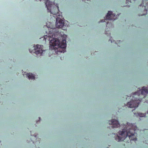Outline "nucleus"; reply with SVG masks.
Instances as JSON below:
<instances>
[{
    "label": "nucleus",
    "mask_w": 148,
    "mask_h": 148,
    "mask_svg": "<svg viewBox=\"0 0 148 148\" xmlns=\"http://www.w3.org/2000/svg\"><path fill=\"white\" fill-rule=\"evenodd\" d=\"M48 28V31H46V33L48 34L47 35H45L42 38L45 41L46 40H50V45L53 47V49L55 50H57V51L61 53H64L66 51L65 49L66 47V35L62 36L61 37L62 39L60 41L58 39L53 38L51 40V38L53 37L55 35V31L56 28H53L51 26H47Z\"/></svg>",
    "instance_id": "1"
},
{
    "label": "nucleus",
    "mask_w": 148,
    "mask_h": 148,
    "mask_svg": "<svg viewBox=\"0 0 148 148\" xmlns=\"http://www.w3.org/2000/svg\"><path fill=\"white\" fill-rule=\"evenodd\" d=\"M123 127L122 131L119 132V136L117 135L115 138V140L118 142L122 141H125L126 140L125 139L128 138L129 140L127 141L128 143L131 140L136 141L137 140V138L135 136L136 129L133 125L127 123L126 125H123Z\"/></svg>",
    "instance_id": "2"
},
{
    "label": "nucleus",
    "mask_w": 148,
    "mask_h": 148,
    "mask_svg": "<svg viewBox=\"0 0 148 148\" xmlns=\"http://www.w3.org/2000/svg\"><path fill=\"white\" fill-rule=\"evenodd\" d=\"M130 97H132V98L130 102L127 103V105L129 108L137 107L140 102L144 101V99L146 100L145 102L148 103V86L143 87L141 90L134 93ZM147 113L148 114V111Z\"/></svg>",
    "instance_id": "3"
},
{
    "label": "nucleus",
    "mask_w": 148,
    "mask_h": 148,
    "mask_svg": "<svg viewBox=\"0 0 148 148\" xmlns=\"http://www.w3.org/2000/svg\"><path fill=\"white\" fill-rule=\"evenodd\" d=\"M46 6L47 8L48 11L51 14L56 15V16L60 15L59 7L57 5L53 4L52 2L49 0H47L45 2Z\"/></svg>",
    "instance_id": "4"
},
{
    "label": "nucleus",
    "mask_w": 148,
    "mask_h": 148,
    "mask_svg": "<svg viewBox=\"0 0 148 148\" xmlns=\"http://www.w3.org/2000/svg\"><path fill=\"white\" fill-rule=\"evenodd\" d=\"M116 14H114V13H112V12L111 11H108L106 16V19L104 18V19L103 20L101 21L100 22H104L106 20V24H107L108 22H106L107 20H115L117 19V16H119V15L117 14L116 16Z\"/></svg>",
    "instance_id": "5"
},
{
    "label": "nucleus",
    "mask_w": 148,
    "mask_h": 148,
    "mask_svg": "<svg viewBox=\"0 0 148 148\" xmlns=\"http://www.w3.org/2000/svg\"><path fill=\"white\" fill-rule=\"evenodd\" d=\"M43 46L42 45H37L35 46H34V52L37 54H41L44 51L43 49Z\"/></svg>",
    "instance_id": "6"
},
{
    "label": "nucleus",
    "mask_w": 148,
    "mask_h": 148,
    "mask_svg": "<svg viewBox=\"0 0 148 148\" xmlns=\"http://www.w3.org/2000/svg\"><path fill=\"white\" fill-rule=\"evenodd\" d=\"M63 21L60 18L57 17L56 18V26L58 28H61L64 26Z\"/></svg>",
    "instance_id": "7"
},
{
    "label": "nucleus",
    "mask_w": 148,
    "mask_h": 148,
    "mask_svg": "<svg viewBox=\"0 0 148 148\" xmlns=\"http://www.w3.org/2000/svg\"><path fill=\"white\" fill-rule=\"evenodd\" d=\"M110 124L112 125V128H118L120 126V125L119 124L118 121L115 119H112L111 121H109Z\"/></svg>",
    "instance_id": "8"
},
{
    "label": "nucleus",
    "mask_w": 148,
    "mask_h": 148,
    "mask_svg": "<svg viewBox=\"0 0 148 148\" xmlns=\"http://www.w3.org/2000/svg\"><path fill=\"white\" fill-rule=\"evenodd\" d=\"M142 6V7H144V10L146 11H148V0H144L143 1L142 3L139 6V7L140 8Z\"/></svg>",
    "instance_id": "9"
},
{
    "label": "nucleus",
    "mask_w": 148,
    "mask_h": 148,
    "mask_svg": "<svg viewBox=\"0 0 148 148\" xmlns=\"http://www.w3.org/2000/svg\"><path fill=\"white\" fill-rule=\"evenodd\" d=\"M27 76L29 79H34L35 78L34 76L32 73H27Z\"/></svg>",
    "instance_id": "10"
},
{
    "label": "nucleus",
    "mask_w": 148,
    "mask_h": 148,
    "mask_svg": "<svg viewBox=\"0 0 148 148\" xmlns=\"http://www.w3.org/2000/svg\"><path fill=\"white\" fill-rule=\"evenodd\" d=\"M145 114L139 113L138 115L140 117H143L145 116Z\"/></svg>",
    "instance_id": "11"
},
{
    "label": "nucleus",
    "mask_w": 148,
    "mask_h": 148,
    "mask_svg": "<svg viewBox=\"0 0 148 148\" xmlns=\"http://www.w3.org/2000/svg\"><path fill=\"white\" fill-rule=\"evenodd\" d=\"M145 14H142L141 15V16H143V15H145Z\"/></svg>",
    "instance_id": "12"
},
{
    "label": "nucleus",
    "mask_w": 148,
    "mask_h": 148,
    "mask_svg": "<svg viewBox=\"0 0 148 148\" xmlns=\"http://www.w3.org/2000/svg\"><path fill=\"white\" fill-rule=\"evenodd\" d=\"M39 119L40 120V117H39Z\"/></svg>",
    "instance_id": "13"
},
{
    "label": "nucleus",
    "mask_w": 148,
    "mask_h": 148,
    "mask_svg": "<svg viewBox=\"0 0 148 148\" xmlns=\"http://www.w3.org/2000/svg\"><path fill=\"white\" fill-rule=\"evenodd\" d=\"M121 42V41H120V40H119V42Z\"/></svg>",
    "instance_id": "14"
},
{
    "label": "nucleus",
    "mask_w": 148,
    "mask_h": 148,
    "mask_svg": "<svg viewBox=\"0 0 148 148\" xmlns=\"http://www.w3.org/2000/svg\"><path fill=\"white\" fill-rule=\"evenodd\" d=\"M105 34H107V33L106 32V33H105Z\"/></svg>",
    "instance_id": "15"
},
{
    "label": "nucleus",
    "mask_w": 148,
    "mask_h": 148,
    "mask_svg": "<svg viewBox=\"0 0 148 148\" xmlns=\"http://www.w3.org/2000/svg\"><path fill=\"white\" fill-rule=\"evenodd\" d=\"M82 1H85V0H82Z\"/></svg>",
    "instance_id": "16"
}]
</instances>
